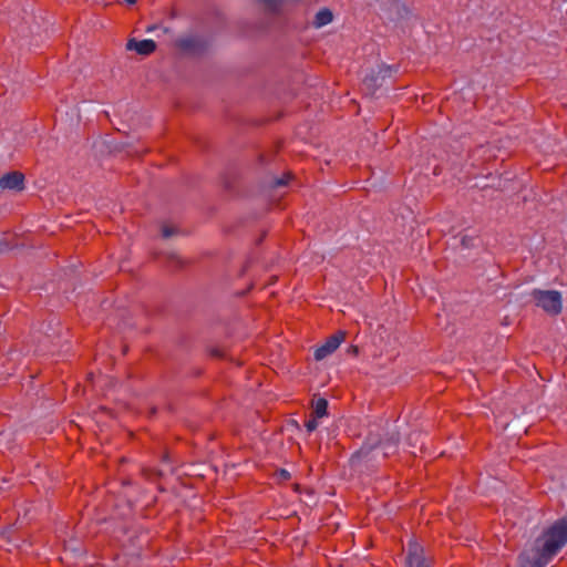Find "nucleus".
<instances>
[{
    "label": "nucleus",
    "instance_id": "nucleus-13",
    "mask_svg": "<svg viewBox=\"0 0 567 567\" xmlns=\"http://www.w3.org/2000/svg\"><path fill=\"white\" fill-rule=\"evenodd\" d=\"M178 45L187 49V48H189L190 43H189L188 39H181V40H178Z\"/></svg>",
    "mask_w": 567,
    "mask_h": 567
},
{
    "label": "nucleus",
    "instance_id": "nucleus-5",
    "mask_svg": "<svg viewBox=\"0 0 567 567\" xmlns=\"http://www.w3.org/2000/svg\"><path fill=\"white\" fill-rule=\"evenodd\" d=\"M126 49L131 50V51H135L141 55H150L151 53H153L155 51L156 43H155V41H153L151 39L140 40V41H137L135 39H131V40H128V42L126 44Z\"/></svg>",
    "mask_w": 567,
    "mask_h": 567
},
{
    "label": "nucleus",
    "instance_id": "nucleus-1",
    "mask_svg": "<svg viewBox=\"0 0 567 567\" xmlns=\"http://www.w3.org/2000/svg\"><path fill=\"white\" fill-rule=\"evenodd\" d=\"M539 545V556L535 560V567H544L567 543V517L553 524L543 535Z\"/></svg>",
    "mask_w": 567,
    "mask_h": 567
},
{
    "label": "nucleus",
    "instance_id": "nucleus-11",
    "mask_svg": "<svg viewBox=\"0 0 567 567\" xmlns=\"http://www.w3.org/2000/svg\"><path fill=\"white\" fill-rule=\"evenodd\" d=\"M262 2L271 11H276L280 4V0H262Z\"/></svg>",
    "mask_w": 567,
    "mask_h": 567
},
{
    "label": "nucleus",
    "instance_id": "nucleus-18",
    "mask_svg": "<svg viewBox=\"0 0 567 567\" xmlns=\"http://www.w3.org/2000/svg\"><path fill=\"white\" fill-rule=\"evenodd\" d=\"M357 457H359V455H354V456H352V461L354 462V460H355Z\"/></svg>",
    "mask_w": 567,
    "mask_h": 567
},
{
    "label": "nucleus",
    "instance_id": "nucleus-3",
    "mask_svg": "<svg viewBox=\"0 0 567 567\" xmlns=\"http://www.w3.org/2000/svg\"><path fill=\"white\" fill-rule=\"evenodd\" d=\"M405 567H429L423 547L415 540L409 543Z\"/></svg>",
    "mask_w": 567,
    "mask_h": 567
},
{
    "label": "nucleus",
    "instance_id": "nucleus-2",
    "mask_svg": "<svg viewBox=\"0 0 567 567\" xmlns=\"http://www.w3.org/2000/svg\"><path fill=\"white\" fill-rule=\"evenodd\" d=\"M534 299L538 307L549 315H558L561 311V293L556 290H535Z\"/></svg>",
    "mask_w": 567,
    "mask_h": 567
},
{
    "label": "nucleus",
    "instance_id": "nucleus-9",
    "mask_svg": "<svg viewBox=\"0 0 567 567\" xmlns=\"http://www.w3.org/2000/svg\"><path fill=\"white\" fill-rule=\"evenodd\" d=\"M319 426L318 417L313 416L306 422V429L309 433L313 432Z\"/></svg>",
    "mask_w": 567,
    "mask_h": 567
},
{
    "label": "nucleus",
    "instance_id": "nucleus-10",
    "mask_svg": "<svg viewBox=\"0 0 567 567\" xmlns=\"http://www.w3.org/2000/svg\"><path fill=\"white\" fill-rule=\"evenodd\" d=\"M378 76L374 78L373 75L370 76L369 74H365L363 76V83L368 86V89H371L378 84Z\"/></svg>",
    "mask_w": 567,
    "mask_h": 567
},
{
    "label": "nucleus",
    "instance_id": "nucleus-7",
    "mask_svg": "<svg viewBox=\"0 0 567 567\" xmlns=\"http://www.w3.org/2000/svg\"><path fill=\"white\" fill-rule=\"evenodd\" d=\"M332 12L329 9H322L315 16L313 24L316 28H322L332 21Z\"/></svg>",
    "mask_w": 567,
    "mask_h": 567
},
{
    "label": "nucleus",
    "instance_id": "nucleus-15",
    "mask_svg": "<svg viewBox=\"0 0 567 567\" xmlns=\"http://www.w3.org/2000/svg\"><path fill=\"white\" fill-rule=\"evenodd\" d=\"M154 29H155V27H148V28L146 29V31H147V32H152Z\"/></svg>",
    "mask_w": 567,
    "mask_h": 567
},
{
    "label": "nucleus",
    "instance_id": "nucleus-8",
    "mask_svg": "<svg viewBox=\"0 0 567 567\" xmlns=\"http://www.w3.org/2000/svg\"><path fill=\"white\" fill-rule=\"evenodd\" d=\"M328 401L323 398H319L313 403V416L321 419L327 415Z\"/></svg>",
    "mask_w": 567,
    "mask_h": 567
},
{
    "label": "nucleus",
    "instance_id": "nucleus-12",
    "mask_svg": "<svg viewBox=\"0 0 567 567\" xmlns=\"http://www.w3.org/2000/svg\"><path fill=\"white\" fill-rule=\"evenodd\" d=\"M173 234H174V231H173V229H172V228H169V227H167V226L163 227V229H162V235H163V237L168 238V237H171Z\"/></svg>",
    "mask_w": 567,
    "mask_h": 567
},
{
    "label": "nucleus",
    "instance_id": "nucleus-17",
    "mask_svg": "<svg viewBox=\"0 0 567 567\" xmlns=\"http://www.w3.org/2000/svg\"><path fill=\"white\" fill-rule=\"evenodd\" d=\"M282 476H288V473L286 471H282Z\"/></svg>",
    "mask_w": 567,
    "mask_h": 567
},
{
    "label": "nucleus",
    "instance_id": "nucleus-14",
    "mask_svg": "<svg viewBox=\"0 0 567 567\" xmlns=\"http://www.w3.org/2000/svg\"><path fill=\"white\" fill-rule=\"evenodd\" d=\"M287 183H288V177H282V178L276 179L275 185L276 186H284Z\"/></svg>",
    "mask_w": 567,
    "mask_h": 567
},
{
    "label": "nucleus",
    "instance_id": "nucleus-4",
    "mask_svg": "<svg viewBox=\"0 0 567 567\" xmlns=\"http://www.w3.org/2000/svg\"><path fill=\"white\" fill-rule=\"evenodd\" d=\"M344 340V332L339 331L327 339V341L318 347L315 351V359L320 361L333 353Z\"/></svg>",
    "mask_w": 567,
    "mask_h": 567
},
{
    "label": "nucleus",
    "instance_id": "nucleus-6",
    "mask_svg": "<svg viewBox=\"0 0 567 567\" xmlns=\"http://www.w3.org/2000/svg\"><path fill=\"white\" fill-rule=\"evenodd\" d=\"M24 177L21 173H8L0 178V187L2 189L20 190L23 188Z\"/></svg>",
    "mask_w": 567,
    "mask_h": 567
},
{
    "label": "nucleus",
    "instance_id": "nucleus-16",
    "mask_svg": "<svg viewBox=\"0 0 567 567\" xmlns=\"http://www.w3.org/2000/svg\"><path fill=\"white\" fill-rule=\"evenodd\" d=\"M127 3L133 4L136 2V0H125Z\"/></svg>",
    "mask_w": 567,
    "mask_h": 567
}]
</instances>
